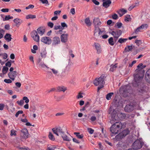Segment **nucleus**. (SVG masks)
<instances>
[{
	"mask_svg": "<svg viewBox=\"0 0 150 150\" xmlns=\"http://www.w3.org/2000/svg\"><path fill=\"white\" fill-rule=\"evenodd\" d=\"M145 78L147 80L150 81V69L146 72L145 75Z\"/></svg>",
	"mask_w": 150,
	"mask_h": 150,
	"instance_id": "bb28decb",
	"label": "nucleus"
},
{
	"mask_svg": "<svg viewBox=\"0 0 150 150\" xmlns=\"http://www.w3.org/2000/svg\"><path fill=\"white\" fill-rule=\"evenodd\" d=\"M111 0H103V5L105 8L109 7L111 3Z\"/></svg>",
	"mask_w": 150,
	"mask_h": 150,
	"instance_id": "412c9836",
	"label": "nucleus"
},
{
	"mask_svg": "<svg viewBox=\"0 0 150 150\" xmlns=\"http://www.w3.org/2000/svg\"><path fill=\"white\" fill-rule=\"evenodd\" d=\"M96 119V117L95 116H92L90 118V120L92 122L95 121Z\"/></svg>",
	"mask_w": 150,
	"mask_h": 150,
	"instance_id": "052dcab7",
	"label": "nucleus"
},
{
	"mask_svg": "<svg viewBox=\"0 0 150 150\" xmlns=\"http://www.w3.org/2000/svg\"><path fill=\"white\" fill-rule=\"evenodd\" d=\"M17 103L20 106H22L24 103V101L23 100H18L17 101Z\"/></svg>",
	"mask_w": 150,
	"mask_h": 150,
	"instance_id": "49530a36",
	"label": "nucleus"
},
{
	"mask_svg": "<svg viewBox=\"0 0 150 150\" xmlns=\"http://www.w3.org/2000/svg\"><path fill=\"white\" fill-rule=\"evenodd\" d=\"M9 17H10V15L6 16H5V18H3V21H8V20H9V19H10Z\"/></svg>",
	"mask_w": 150,
	"mask_h": 150,
	"instance_id": "13d9d810",
	"label": "nucleus"
},
{
	"mask_svg": "<svg viewBox=\"0 0 150 150\" xmlns=\"http://www.w3.org/2000/svg\"><path fill=\"white\" fill-rule=\"evenodd\" d=\"M68 34L67 33L63 34L60 36V38L62 42H66L68 40Z\"/></svg>",
	"mask_w": 150,
	"mask_h": 150,
	"instance_id": "dca6fc26",
	"label": "nucleus"
},
{
	"mask_svg": "<svg viewBox=\"0 0 150 150\" xmlns=\"http://www.w3.org/2000/svg\"><path fill=\"white\" fill-rule=\"evenodd\" d=\"M122 127V125L121 122H116L110 127V131L113 134L115 135L118 133Z\"/></svg>",
	"mask_w": 150,
	"mask_h": 150,
	"instance_id": "f03ea898",
	"label": "nucleus"
},
{
	"mask_svg": "<svg viewBox=\"0 0 150 150\" xmlns=\"http://www.w3.org/2000/svg\"><path fill=\"white\" fill-rule=\"evenodd\" d=\"M85 95L84 93H83L79 92L78 93L77 95L76 96V98L77 99H79L82 98L83 96Z\"/></svg>",
	"mask_w": 150,
	"mask_h": 150,
	"instance_id": "c756f323",
	"label": "nucleus"
},
{
	"mask_svg": "<svg viewBox=\"0 0 150 150\" xmlns=\"http://www.w3.org/2000/svg\"><path fill=\"white\" fill-rule=\"evenodd\" d=\"M61 26L63 27V28H64V27H66V28H67V24L65 23H61Z\"/></svg>",
	"mask_w": 150,
	"mask_h": 150,
	"instance_id": "774afa93",
	"label": "nucleus"
},
{
	"mask_svg": "<svg viewBox=\"0 0 150 150\" xmlns=\"http://www.w3.org/2000/svg\"><path fill=\"white\" fill-rule=\"evenodd\" d=\"M94 46L97 51L98 54H100L101 52V49L100 45L98 43H95Z\"/></svg>",
	"mask_w": 150,
	"mask_h": 150,
	"instance_id": "aec40b11",
	"label": "nucleus"
},
{
	"mask_svg": "<svg viewBox=\"0 0 150 150\" xmlns=\"http://www.w3.org/2000/svg\"><path fill=\"white\" fill-rule=\"evenodd\" d=\"M64 133L61 134L62 137L64 140L66 141H69L70 139L67 136L64 134Z\"/></svg>",
	"mask_w": 150,
	"mask_h": 150,
	"instance_id": "cd10ccee",
	"label": "nucleus"
},
{
	"mask_svg": "<svg viewBox=\"0 0 150 150\" xmlns=\"http://www.w3.org/2000/svg\"><path fill=\"white\" fill-rule=\"evenodd\" d=\"M117 67V64H116L114 65L112 64L110 66V70L111 71H113Z\"/></svg>",
	"mask_w": 150,
	"mask_h": 150,
	"instance_id": "c85d7f7f",
	"label": "nucleus"
},
{
	"mask_svg": "<svg viewBox=\"0 0 150 150\" xmlns=\"http://www.w3.org/2000/svg\"><path fill=\"white\" fill-rule=\"evenodd\" d=\"M104 80V76L102 75L100 77L96 78L94 81V85L96 86H99L98 88V92L103 87V85L105 83Z\"/></svg>",
	"mask_w": 150,
	"mask_h": 150,
	"instance_id": "f257e3e1",
	"label": "nucleus"
},
{
	"mask_svg": "<svg viewBox=\"0 0 150 150\" xmlns=\"http://www.w3.org/2000/svg\"><path fill=\"white\" fill-rule=\"evenodd\" d=\"M8 70V67L4 66L3 67L2 72L4 74H6Z\"/></svg>",
	"mask_w": 150,
	"mask_h": 150,
	"instance_id": "473e14b6",
	"label": "nucleus"
},
{
	"mask_svg": "<svg viewBox=\"0 0 150 150\" xmlns=\"http://www.w3.org/2000/svg\"><path fill=\"white\" fill-rule=\"evenodd\" d=\"M50 69L52 71L53 74L54 75H57L58 74V71L57 70L54 69Z\"/></svg>",
	"mask_w": 150,
	"mask_h": 150,
	"instance_id": "c03bdc74",
	"label": "nucleus"
},
{
	"mask_svg": "<svg viewBox=\"0 0 150 150\" xmlns=\"http://www.w3.org/2000/svg\"><path fill=\"white\" fill-rule=\"evenodd\" d=\"M127 40V38H120L118 40V42L120 43H122L126 42Z\"/></svg>",
	"mask_w": 150,
	"mask_h": 150,
	"instance_id": "72a5a7b5",
	"label": "nucleus"
},
{
	"mask_svg": "<svg viewBox=\"0 0 150 150\" xmlns=\"http://www.w3.org/2000/svg\"><path fill=\"white\" fill-rule=\"evenodd\" d=\"M39 65L42 68L45 69V70L46 71L47 73H50V72L49 71V68L43 62H41L40 64Z\"/></svg>",
	"mask_w": 150,
	"mask_h": 150,
	"instance_id": "6ab92c4d",
	"label": "nucleus"
},
{
	"mask_svg": "<svg viewBox=\"0 0 150 150\" xmlns=\"http://www.w3.org/2000/svg\"><path fill=\"white\" fill-rule=\"evenodd\" d=\"M41 41L44 44L49 45L52 42V40L49 37L44 36L41 38Z\"/></svg>",
	"mask_w": 150,
	"mask_h": 150,
	"instance_id": "1a4fd4ad",
	"label": "nucleus"
},
{
	"mask_svg": "<svg viewBox=\"0 0 150 150\" xmlns=\"http://www.w3.org/2000/svg\"><path fill=\"white\" fill-rule=\"evenodd\" d=\"M141 28L140 27H138L136 30H135L134 33L135 34H137L140 31V30H141Z\"/></svg>",
	"mask_w": 150,
	"mask_h": 150,
	"instance_id": "8fccbe9b",
	"label": "nucleus"
},
{
	"mask_svg": "<svg viewBox=\"0 0 150 150\" xmlns=\"http://www.w3.org/2000/svg\"><path fill=\"white\" fill-rule=\"evenodd\" d=\"M0 56H1L4 59H6L7 58L8 56L6 53H0Z\"/></svg>",
	"mask_w": 150,
	"mask_h": 150,
	"instance_id": "58836bf2",
	"label": "nucleus"
},
{
	"mask_svg": "<svg viewBox=\"0 0 150 150\" xmlns=\"http://www.w3.org/2000/svg\"><path fill=\"white\" fill-rule=\"evenodd\" d=\"M134 109V106L131 104L127 105L125 108V110L126 112H130Z\"/></svg>",
	"mask_w": 150,
	"mask_h": 150,
	"instance_id": "a211bd4d",
	"label": "nucleus"
},
{
	"mask_svg": "<svg viewBox=\"0 0 150 150\" xmlns=\"http://www.w3.org/2000/svg\"><path fill=\"white\" fill-rule=\"evenodd\" d=\"M8 11L9 9L8 8H3L1 10V11L3 12H8Z\"/></svg>",
	"mask_w": 150,
	"mask_h": 150,
	"instance_id": "e2e57ef3",
	"label": "nucleus"
},
{
	"mask_svg": "<svg viewBox=\"0 0 150 150\" xmlns=\"http://www.w3.org/2000/svg\"><path fill=\"white\" fill-rule=\"evenodd\" d=\"M57 90L59 91H63L64 92L67 90V88L64 86H59L57 88Z\"/></svg>",
	"mask_w": 150,
	"mask_h": 150,
	"instance_id": "b1692460",
	"label": "nucleus"
},
{
	"mask_svg": "<svg viewBox=\"0 0 150 150\" xmlns=\"http://www.w3.org/2000/svg\"><path fill=\"white\" fill-rule=\"evenodd\" d=\"M108 42L109 44L111 45H114L113 39L112 37H111L109 39Z\"/></svg>",
	"mask_w": 150,
	"mask_h": 150,
	"instance_id": "79ce46f5",
	"label": "nucleus"
},
{
	"mask_svg": "<svg viewBox=\"0 0 150 150\" xmlns=\"http://www.w3.org/2000/svg\"><path fill=\"white\" fill-rule=\"evenodd\" d=\"M102 33L99 27L96 28L95 29L94 34V38L96 39H98L101 38Z\"/></svg>",
	"mask_w": 150,
	"mask_h": 150,
	"instance_id": "0eeeda50",
	"label": "nucleus"
},
{
	"mask_svg": "<svg viewBox=\"0 0 150 150\" xmlns=\"http://www.w3.org/2000/svg\"><path fill=\"white\" fill-rule=\"evenodd\" d=\"M111 34L114 38L117 39L121 35L122 32L120 30H117L115 31H112Z\"/></svg>",
	"mask_w": 150,
	"mask_h": 150,
	"instance_id": "9b49d317",
	"label": "nucleus"
},
{
	"mask_svg": "<svg viewBox=\"0 0 150 150\" xmlns=\"http://www.w3.org/2000/svg\"><path fill=\"white\" fill-rule=\"evenodd\" d=\"M122 25V23H117L115 25V26L118 28H120Z\"/></svg>",
	"mask_w": 150,
	"mask_h": 150,
	"instance_id": "37998d69",
	"label": "nucleus"
},
{
	"mask_svg": "<svg viewBox=\"0 0 150 150\" xmlns=\"http://www.w3.org/2000/svg\"><path fill=\"white\" fill-rule=\"evenodd\" d=\"M93 23L95 28L98 27L101 23V22L98 18H95L93 19Z\"/></svg>",
	"mask_w": 150,
	"mask_h": 150,
	"instance_id": "f3484780",
	"label": "nucleus"
},
{
	"mask_svg": "<svg viewBox=\"0 0 150 150\" xmlns=\"http://www.w3.org/2000/svg\"><path fill=\"white\" fill-rule=\"evenodd\" d=\"M142 29H146L148 27V25L146 24H142L140 26Z\"/></svg>",
	"mask_w": 150,
	"mask_h": 150,
	"instance_id": "4c0bfd02",
	"label": "nucleus"
},
{
	"mask_svg": "<svg viewBox=\"0 0 150 150\" xmlns=\"http://www.w3.org/2000/svg\"><path fill=\"white\" fill-rule=\"evenodd\" d=\"M48 25L51 28H52L54 26V24L50 22L48 23Z\"/></svg>",
	"mask_w": 150,
	"mask_h": 150,
	"instance_id": "680f3d73",
	"label": "nucleus"
},
{
	"mask_svg": "<svg viewBox=\"0 0 150 150\" xmlns=\"http://www.w3.org/2000/svg\"><path fill=\"white\" fill-rule=\"evenodd\" d=\"M4 81L7 83H12V81L11 79H6L4 80Z\"/></svg>",
	"mask_w": 150,
	"mask_h": 150,
	"instance_id": "3c124183",
	"label": "nucleus"
},
{
	"mask_svg": "<svg viewBox=\"0 0 150 150\" xmlns=\"http://www.w3.org/2000/svg\"><path fill=\"white\" fill-rule=\"evenodd\" d=\"M11 63L10 62H8L5 64L6 67H10L11 66Z\"/></svg>",
	"mask_w": 150,
	"mask_h": 150,
	"instance_id": "4d7b16f0",
	"label": "nucleus"
},
{
	"mask_svg": "<svg viewBox=\"0 0 150 150\" xmlns=\"http://www.w3.org/2000/svg\"><path fill=\"white\" fill-rule=\"evenodd\" d=\"M18 74V73L16 71H14L11 72H10L8 74L9 77L12 81H14L15 78L16 77Z\"/></svg>",
	"mask_w": 150,
	"mask_h": 150,
	"instance_id": "2eb2a0df",
	"label": "nucleus"
},
{
	"mask_svg": "<svg viewBox=\"0 0 150 150\" xmlns=\"http://www.w3.org/2000/svg\"><path fill=\"white\" fill-rule=\"evenodd\" d=\"M13 21L16 24V25H19L22 23V21L18 18H16L14 19L13 20Z\"/></svg>",
	"mask_w": 150,
	"mask_h": 150,
	"instance_id": "393cba45",
	"label": "nucleus"
},
{
	"mask_svg": "<svg viewBox=\"0 0 150 150\" xmlns=\"http://www.w3.org/2000/svg\"><path fill=\"white\" fill-rule=\"evenodd\" d=\"M23 101L24 100H25V102L26 103H28L29 101V100L28 98V97L26 96H24L23 97Z\"/></svg>",
	"mask_w": 150,
	"mask_h": 150,
	"instance_id": "de8ad7c7",
	"label": "nucleus"
},
{
	"mask_svg": "<svg viewBox=\"0 0 150 150\" xmlns=\"http://www.w3.org/2000/svg\"><path fill=\"white\" fill-rule=\"evenodd\" d=\"M119 115L120 116V119H123L126 118V115L125 113H119Z\"/></svg>",
	"mask_w": 150,
	"mask_h": 150,
	"instance_id": "e433bc0d",
	"label": "nucleus"
},
{
	"mask_svg": "<svg viewBox=\"0 0 150 150\" xmlns=\"http://www.w3.org/2000/svg\"><path fill=\"white\" fill-rule=\"evenodd\" d=\"M60 43V38L57 36L54 37L52 39V45L55 46Z\"/></svg>",
	"mask_w": 150,
	"mask_h": 150,
	"instance_id": "4468645a",
	"label": "nucleus"
},
{
	"mask_svg": "<svg viewBox=\"0 0 150 150\" xmlns=\"http://www.w3.org/2000/svg\"><path fill=\"white\" fill-rule=\"evenodd\" d=\"M74 134L76 135V136L78 138L80 139L82 138L83 137V134H80V133L79 132H74Z\"/></svg>",
	"mask_w": 150,
	"mask_h": 150,
	"instance_id": "7c9ffc66",
	"label": "nucleus"
},
{
	"mask_svg": "<svg viewBox=\"0 0 150 150\" xmlns=\"http://www.w3.org/2000/svg\"><path fill=\"white\" fill-rule=\"evenodd\" d=\"M46 53L44 52H41V56L42 57H43V58H45L46 57Z\"/></svg>",
	"mask_w": 150,
	"mask_h": 150,
	"instance_id": "0e129e2a",
	"label": "nucleus"
},
{
	"mask_svg": "<svg viewBox=\"0 0 150 150\" xmlns=\"http://www.w3.org/2000/svg\"><path fill=\"white\" fill-rule=\"evenodd\" d=\"M43 4H48V1L47 0H39Z\"/></svg>",
	"mask_w": 150,
	"mask_h": 150,
	"instance_id": "603ef678",
	"label": "nucleus"
},
{
	"mask_svg": "<svg viewBox=\"0 0 150 150\" xmlns=\"http://www.w3.org/2000/svg\"><path fill=\"white\" fill-rule=\"evenodd\" d=\"M21 132V136L22 138L26 139L28 137L29 134L28 131L26 129H23Z\"/></svg>",
	"mask_w": 150,
	"mask_h": 150,
	"instance_id": "f8f14e48",
	"label": "nucleus"
},
{
	"mask_svg": "<svg viewBox=\"0 0 150 150\" xmlns=\"http://www.w3.org/2000/svg\"><path fill=\"white\" fill-rule=\"evenodd\" d=\"M31 35L33 40L37 42H39L40 41V37L36 31L34 30L31 33Z\"/></svg>",
	"mask_w": 150,
	"mask_h": 150,
	"instance_id": "6e6552de",
	"label": "nucleus"
},
{
	"mask_svg": "<svg viewBox=\"0 0 150 150\" xmlns=\"http://www.w3.org/2000/svg\"><path fill=\"white\" fill-rule=\"evenodd\" d=\"M120 112H117L116 110H114L112 114V121L115 120H120V116L119 115Z\"/></svg>",
	"mask_w": 150,
	"mask_h": 150,
	"instance_id": "9d476101",
	"label": "nucleus"
},
{
	"mask_svg": "<svg viewBox=\"0 0 150 150\" xmlns=\"http://www.w3.org/2000/svg\"><path fill=\"white\" fill-rule=\"evenodd\" d=\"M62 27L60 25H55L54 26V29L55 30L60 29H61Z\"/></svg>",
	"mask_w": 150,
	"mask_h": 150,
	"instance_id": "6e6d98bb",
	"label": "nucleus"
},
{
	"mask_svg": "<svg viewBox=\"0 0 150 150\" xmlns=\"http://www.w3.org/2000/svg\"><path fill=\"white\" fill-rule=\"evenodd\" d=\"M129 133V132L128 130H125L122 132V134L124 137L125 136L127 135Z\"/></svg>",
	"mask_w": 150,
	"mask_h": 150,
	"instance_id": "ea45409f",
	"label": "nucleus"
},
{
	"mask_svg": "<svg viewBox=\"0 0 150 150\" xmlns=\"http://www.w3.org/2000/svg\"><path fill=\"white\" fill-rule=\"evenodd\" d=\"M16 130L14 129H12L11 131V136L13 135L15 136H16Z\"/></svg>",
	"mask_w": 150,
	"mask_h": 150,
	"instance_id": "09e8293b",
	"label": "nucleus"
},
{
	"mask_svg": "<svg viewBox=\"0 0 150 150\" xmlns=\"http://www.w3.org/2000/svg\"><path fill=\"white\" fill-rule=\"evenodd\" d=\"M34 7V6L33 5L30 4L28 6L25 8L26 9H28L30 8L33 9Z\"/></svg>",
	"mask_w": 150,
	"mask_h": 150,
	"instance_id": "864d4df0",
	"label": "nucleus"
},
{
	"mask_svg": "<svg viewBox=\"0 0 150 150\" xmlns=\"http://www.w3.org/2000/svg\"><path fill=\"white\" fill-rule=\"evenodd\" d=\"M55 147L54 146H49L47 148V150H54Z\"/></svg>",
	"mask_w": 150,
	"mask_h": 150,
	"instance_id": "bf43d9fd",
	"label": "nucleus"
},
{
	"mask_svg": "<svg viewBox=\"0 0 150 150\" xmlns=\"http://www.w3.org/2000/svg\"><path fill=\"white\" fill-rule=\"evenodd\" d=\"M49 139L52 140L54 141L55 139V138L51 132H49Z\"/></svg>",
	"mask_w": 150,
	"mask_h": 150,
	"instance_id": "a19ab883",
	"label": "nucleus"
},
{
	"mask_svg": "<svg viewBox=\"0 0 150 150\" xmlns=\"http://www.w3.org/2000/svg\"><path fill=\"white\" fill-rule=\"evenodd\" d=\"M36 31L40 36H42L45 33V28L44 26L40 27L37 29Z\"/></svg>",
	"mask_w": 150,
	"mask_h": 150,
	"instance_id": "ddd939ff",
	"label": "nucleus"
},
{
	"mask_svg": "<svg viewBox=\"0 0 150 150\" xmlns=\"http://www.w3.org/2000/svg\"><path fill=\"white\" fill-rule=\"evenodd\" d=\"M88 132L90 134H92L94 132V130L91 128H88L87 129Z\"/></svg>",
	"mask_w": 150,
	"mask_h": 150,
	"instance_id": "5fc2aeb1",
	"label": "nucleus"
},
{
	"mask_svg": "<svg viewBox=\"0 0 150 150\" xmlns=\"http://www.w3.org/2000/svg\"><path fill=\"white\" fill-rule=\"evenodd\" d=\"M142 142L139 140H136L133 144L132 147L134 149H139L142 146Z\"/></svg>",
	"mask_w": 150,
	"mask_h": 150,
	"instance_id": "423d86ee",
	"label": "nucleus"
},
{
	"mask_svg": "<svg viewBox=\"0 0 150 150\" xmlns=\"http://www.w3.org/2000/svg\"><path fill=\"white\" fill-rule=\"evenodd\" d=\"M84 22L86 25L88 26H90L92 24V23L91 22L90 19L89 18H87L85 19Z\"/></svg>",
	"mask_w": 150,
	"mask_h": 150,
	"instance_id": "5701e85b",
	"label": "nucleus"
},
{
	"mask_svg": "<svg viewBox=\"0 0 150 150\" xmlns=\"http://www.w3.org/2000/svg\"><path fill=\"white\" fill-rule=\"evenodd\" d=\"M127 11L124 9H121L117 12L120 17L122 16L124 14L126 13Z\"/></svg>",
	"mask_w": 150,
	"mask_h": 150,
	"instance_id": "4be33fe9",
	"label": "nucleus"
},
{
	"mask_svg": "<svg viewBox=\"0 0 150 150\" xmlns=\"http://www.w3.org/2000/svg\"><path fill=\"white\" fill-rule=\"evenodd\" d=\"M36 16L35 15H32L31 14H29L26 16V18L27 19H29L30 18L33 19L36 18Z\"/></svg>",
	"mask_w": 150,
	"mask_h": 150,
	"instance_id": "f704fd0d",
	"label": "nucleus"
},
{
	"mask_svg": "<svg viewBox=\"0 0 150 150\" xmlns=\"http://www.w3.org/2000/svg\"><path fill=\"white\" fill-rule=\"evenodd\" d=\"M132 48L133 47L132 46H127V47H125V50L126 52H129V51H131L132 49Z\"/></svg>",
	"mask_w": 150,
	"mask_h": 150,
	"instance_id": "c9c22d12",
	"label": "nucleus"
},
{
	"mask_svg": "<svg viewBox=\"0 0 150 150\" xmlns=\"http://www.w3.org/2000/svg\"><path fill=\"white\" fill-rule=\"evenodd\" d=\"M131 18L129 15H127L125 19V21L127 22L130 21L131 20Z\"/></svg>",
	"mask_w": 150,
	"mask_h": 150,
	"instance_id": "a18cd8bd",
	"label": "nucleus"
},
{
	"mask_svg": "<svg viewBox=\"0 0 150 150\" xmlns=\"http://www.w3.org/2000/svg\"><path fill=\"white\" fill-rule=\"evenodd\" d=\"M143 77V75L139 72L137 74H134V81L135 83H134L133 85L135 86H138L137 83L142 81Z\"/></svg>",
	"mask_w": 150,
	"mask_h": 150,
	"instance_id": "20e7f679",
	"label": "nucleus"
},
{
	"mask_svg": "<svg viewBox=\"0 0 150 150\" xmlns=\"http://www.w3.org/2000/svg\"><path fill=\"white\" fill-rule=\"evenodd\" d=\"M11 36V34L9 33H7L4 36V38L8 42H9L12 39Z\"/></svg>",
	"mask_w": 150,
	"mask_h": 150,
	"instance_id": "a878e982",
	"label": "nucleus"
},
{
	"mask_svg": "<svg viewBox=\"0 0 150 150\" xmlns=\"http://www.w3.org/2000/svg\"><path fill=\"white\" fill-rule=\"evenodd\" d=\"M15 85L17 87L19 88L21 86V84L20 82H17L15 83Z\"/></svg>",
	"mask_w": 150,
	"mask_h": 150,
	"instance_id": "338daca9",
	"label": "nucleus"
},
{
	"mask_svg": "<svg viewBox=\"0 0 150 150\" xmlns=\"http://www.w3.org/2000/svg\"><path fill=\"white\" fill-rule=\"evenodd\" d=\"M113 94L114 93H110L108 94L106 96V99L108 100H110Z\"/></svg>",
	"mask_w": 150,
	"mask_h": 150,
	"instance_id": "2f4dec72",
	"label": "nucleus"
},
{
	"mask_svg": "<svg viewBox=\"0 0 150 150\" xmlns=\"http://www.w3.org/2000/svg\"><path fill=\"white\" fill-rule=\"evenodd\" d=\"M61 11H54V15H59Z\"/></svg>",
	"mask_w": 150,
	"mask_h": 150,
	"instance_id": "69168bd1",
	"label": "nucleus"
},
{
	"mask_svg": "<svg viewBox=\"0 0 150 150\" xmlns=\"http://www.w3.org/2000/svg\"><path fill=\"white\" fill-rule=\"evenodd\" d=\"M52 130L53 133L57 136H59V134L64 133V132L62 128L60 127H56L52 129Z\"/></svg>",
	"mask_w": 150,
	"mask_h": 150,
	"instance_id": "39448f33",
	"label": "nucleus"
},
{
	"mask_svg": "<svg viewBox=\"0 0 150 150\" xmlns=\"http://www.w3.org/2000/svg\"><path fill=\"white\" fill-rule=\"evenodd\" d=\"M131 87L128 85L122 86L120 89V93L124 97H127L131 92Z\"/></svg>",
	"mask_w": 150,
	"mask_h": 150,
	"instance_id": "7ed1b4c3",
	"label": "nucleus"
}]
</instances>
